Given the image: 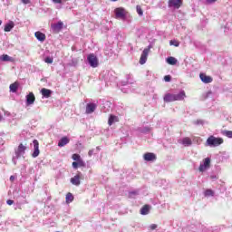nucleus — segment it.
Returning a JSON list of instances; mask_svg holds the SVG:
<instances>
[{
  "label": "nucleus",
  "instance_id": "9d476101",
  "mask_svg": "<svg viewBox=\"0 0 232 232\" xmlns=\"http://www.w3.org/2000/svg\"><path fill=\"white\" fill-rule=\"evenodd\" d=\"M143 160H145L146 161H154L157 160V155L152 152H147L143 154Z\"/></svg>",
  "mask_w": 232,
  "mask_h": 232
},
{
  "label": "nucleus",
  "instance_id": "f257e3e1",
  "mask_svg": "<svg viewBox=\"0 0 232 232\" xmlns=\"http://www.w3.org/2000/svg\"><path fill=\"white\" fill-rule=\"evenodd\" d=\"M223 143V138H216L214 136H209L207 140V145L208 147H219Z\"/></svg>",
  "mask_w": 232,
  "mask_h": 232
},
{
  "label": "nucleus",
  "instance_id": "2f4dec72",
  "mask_svg": "<svg viewBox=\"0 0 232 232\" xmlns=\"http://www.w3.org/2000/svg\"><path fill=\"white\" fill-rule=\"evenodd\" d=\"M169 45H174L175 47H179V42L176 41V40H171V41H169Z\"/></svg>",
  "mask_w": 232,
  "mask_h": 232
},
{
  "label": "nucleus",
  "instance_id": "cd10ccee",
  "mask_svg": "<svg viewBox=\"0 0 232 232\" xmlns=\"http://www.w3.org/2000/svg\"><path fill=\"white\" fill-rule=\"evenodd\" d=\"M167 63L169 64V65H176L177 64V60L175 57L173 56H169L168 59H167Z\"/></svg>",
  "mask_w": 232,
  "mask_h": 232
},
{
  "label": "nucleus",
  "instance_id": "a878e982",
  "mask_svg": "<svg viewBox=\"0 0 232 232\" xmlns=\"http://www.w3.org/2000/svg\"><path fill=\"white\" fill-rule=\"evenodd\" d=\"M0 61L1 62H13V58L11 56H8L7 54H3L0 56Z\"/></svg>",
  "mask_w": 232,
  "mask_h": 232
},
{
  "label": "nucleus",
  "instance_id": "1a4fd4ad",
  "mask_svg": "<svg viewBox=\"0 0 232 232\" xmlns=\"http://www.w3.org/2000/svg\"><path fill=\"white\" fill-rule=\"evenodd\" d=\"M33 145L34 148V151H33L32 158H37L40 154L38 140H33Z\"/></svg>",
  "mask_w": 232,
  "mask_h": 232
},
{
  "label": "nucleus",
  "instance_id": "a211bd4d",
  "mask_svg": "<svg viewBox=\"0 0 232 232\" xmlns=\"http://www.w3.org/2000/svg\"><path fill=\"white\" fill-rule=\"evenodd\" d=\"M186 97V93L185 92H180L178 94H174V101H184Z\"/></svg>",
  "mask_w": 232,
  "mask_h": 232
},
{
  "label": "nucleus",
  "instance_id": "ea45409f",
  "mask_svg": "<svg viewBox=\"0 0 232 232\" xmlns=\"http://www.w3.org/2000/svg\"><path fill=\"white\" fill-rule=\"evenodd\" d=\"M22 3L24 5H28L30 3V0H22Z\"/></svg>",
  "mask_w": 232,
  "mask_h": 232
},
{
  "label": "nucleus",
  "instance_id": "dca6fc26",
  "mask_svg": "<svg viewBox=\"0 0 232 232\" xmlns=\"http://www.w3.org/2000/svg\"><path fill=\"white\" fill-rule=\"evenodd\" d=\"M70 143V140L68 137H63L61 140L58 141V147H64Z\"/></svg>",
  "mask_w": 232,
  "mask_h": 232
},
{
  "label": "nucleus",
  "instance_id": "39448f33",
  "mask_svg": "<svg viewBox=\"0 0 232 232\" xmlns=\"http://www.w3.org/2000/svg\"><path fill=\"white\" fill-rule=\"evenodd\" d=\"M116 18L124 19L127 12L123 7H118L114 10Z\"/></svg>",
  "mask_w": 232,
  "mask_h": 232
},
{
  "label": "nucleus",
  "instance_id": "423d86ee",
  "mask_svg": "<svg viewBox=\"0 0 232 232\" xmlns=\"http://www.w3.org/2000/svg\"><path fill=\"white\" fill-rule=\"evenodd\" d=\"M62 29H63V22L62 21H58L57 24H52L53 33L55 34H59Z\"/></svg>",
  "mask_w": 232,
  "mask_h": 232
},
{
  "label": "nucleus",
  "instance_id": "2eb2a0df",
  "mask_svg": "<svg viewBox=\"0 0 232 232\" xmlns=\"http://www.w3.org/2000/svg\"><path fill=\"white\" fill-rule=\"evenodd\" d=\"M163 101L168 103L175 102L174 94H171V93L165 94Z\"/></svg>",
  "mask_w": 232,
  "mask_h": 232
},
{
  "label": "nucleus",
  "instance_id": "e433bc0d",
  "mask_svg": "<svg viewBox=\"0 0 232 232\" xmlns=\"http://www.w3.org/2000/svg\"><path fill=\"white\" fill-rule=\"evenodd\" d=\"M157 227H158V225H155V224L150 226V230H155L157 229Z\"/></svg>",
  "mask_w": 232,
  "mask_h": 232
},
{
  "label": "nucleus",
  "instance_id": "a18cd8bd",
  "mask_svg": "<svg viewBox=\"0 0 232 232\" xmlns=\"http://www.w3.org/2000/svg\"><path fill=\"white\" fill-rule=\"evenodd\" d=\"M2 24H3V22H2V20H0V25H2Z\"/></svg>",
  "mask_w": 232,
  "mask_h": 232
},
{
  "label": "nucleus",
  "instance_id": "393cba45",
  "mask_svg": "<svg viewBox=\"0 0 232 232\" xmlns=\"http://www.w3.org/2000/svg\"><path fill=\"white\" fill-rule=\"evenodd\" d=\"M73 200H74L73 195H72V193H70V192L67 193V194H66V198H65V202H66L67 204H70V203H72Z\"/></svg>",
  "mask_w": 232,
  "mask_h": 232
},
{
  "label": "nucleus",
  "instance_id": "4468645a",
  "mask_svg": "<svg viewBox=\"0 0 232 232\" xmlns=\"http://www.w3.org/2000/svg\"><path fill=\"white\" fill-rule=\"evenodd\" d=\"M86 164L84 163L83 160L72 161V167L74 168L75 169H77L78 168H84Z\"/></svg>",
  "mask_w": 232,
  "mask_h": 232
},
{
  "label": "nucleus",
  "instance_id": "412c9836",
  "mask_svg": "<svg viewBox=\"0 0 232 232\" xmlns=\"http://www.w3.org/2000/svg\"><path fill=\"white\" fill-rule=\"evenodd\" d=\"M9 89H10V92H12L13 93H15L19 89V82H14L13 84H10Z\"/></svg>",
  "mask_w": 232,
  "mask_h": 232
},
{
  "label": "nucleus",
  "instance_id": "58836bf2",
  "mask_svg": "<svg viewBox=\"0 0 232 232\" xmlns=\"http://www.w3.org/2000/svg\"><path fill=\"white\" fill-rule=\"evenodd\" d=\"M14 204V201L13 200H11V199H8L7 200V205L8 206H12Z\"/></svg>",
  "mask_w": 232,
  "mask_h": 232
},
{
  "label": "nucleus",
  "instance_id": "0eeeda50",
  "mask_svg": "<svg viewBox=\"0 0 232 232\" xmlns=\"http://www.w3.org/2000/svg\"><path fill=\"white\" fill-rule=\"evenodd\" d=\"M210 163H211L210 158H205L203 160V164L199 165V168H198L199 171L200 172L206 171L207 169L210 168Z\"/></svg>",
  "mask_w": 232,
  "mask_h": 232
},
{
  "label": "nucleus",
  "instance_id": "6ab92c4d",
  "mask_svg": "<svg viewBox=\"0 0 232 232\" xmlns=\"http://www.w3.org/2000/svg\"><path fill=\"white\" fill-rule=\"evenodd\" d=\"M26 150V147L24 144H19L18 149L16 150L17 156H21L22 154H24Z\"/></svg>",
  "mask_w": 232,
  "mask_h": 232
},
{
  "label": "nucleus",
  "instance_id": "f3484780",
  "mask_svg": "<svg viewBox=\"0 0 232 232\" xmlns=\"http://www.w3.org/2000/svg\"><path fill=\"white\" fill-rule=\"evenodd\" d=\"M41 94L45 98H50L52 96V91L50 89L43 88L41 89Z\"/></svg>",
  "mask_w": 232,
  "mask_h": 232
},
{
  "label": "nucleus",
  "instance_id": "37998d69",
  "mask_svg": "<svg viewBox=\"0 0 232 232\" xmlns=\"http://www.w3.org/2000/svg\"><path fill=\"white\" fill-rule=\"evenodd\" d=\"M2 121H3V116L2 114H0V122H2Z\"/></svg>",
  "mask_w": 232,
  "mask_h": 232
},
{
  "label": "nucleus",
  "instance_id": "c85d7f7f",
  "mask_svg": "<svg viewBox=\"0 0 232 232\" xmlns=\"http://www.w3.org/2000/svg\"><path fill=\"white\" fill-rule=\"evenodd\" d=\"M72 160H75L76 162H80V160H83L79 154H72Z\"/></svg>",
  "mask_w": 232,
  "mask_h": 232
},
{
  "label": "nucleus",
  "instance_id": "4be33fe9",
  "mask_svg": "<svg viewBox=\"0 0 232 232\" xmlns=\"http://www.w3.org/2000/svg\"><path fill=\"white\" fill-rule=\"evenodd\" d=\"M150 212V206L148 204L143 205V207L140 209V214L145 216L148 215Z\"/></svg>",
  "mask_w": 232,
  "mask_h": 232
},
{
  "label": "nucleus",
  "instance_id": "c756f323",
  "mask_svg": "<svg viewBox=\"0 0 232 232\" xmlns=\"http://www.w3.org/2000/svg\"><path fill=\"white\" fill-rule=\"evenodd\" d=\"M205 197H214V191L211 189L205 190Z\"/></svg>",
  "mask_w": 232,
  "mask_h": 232
},
{
  "label": "nucleus",
  "instance_id": "bb28decb",
  "mask_svg": "<svg viewBox=\"0 0 232 232\" xmlns=\"http://www.w3.org/2000/svg\"><path fill=\"white\" fill-rule=\"evenodd\" d=\"M182 145L185 147H189L192 145V140L189 138H183L182 140Z\"/></svg>",
  "mask_w": 232,
  "mask_h": 232
},
{
  "label": "nucleus",
  "instance_id": "6e6552de",
  "mask_svg": "<svg viewBox=\"0 0 232 232\" xmlns=\"http://www.w3.org/2000/svg\"><path fill=\"white\" fill-rule=\"evenodd\" d=\"M82 172H79L78 174H76L74 177L71 178V183L72 186H80L81 182L80 179H82Z\"/></svg>",
  "mask_w": 232,
  "mask_h": 232
},
{
  "label": "nucleus",
  "instance_id": "ddd939ff",
  "mask_svg": "<svg viewBox=\"0 0 232 232\" xmlns=\"http://www.w3.org/2000/svg\"><path fill=\"white\" fill-rule=\"evenodd\" d=\"M35 101V96L34 92H30L29 95H26V103L27 105L34 104Z\"/></svg>",
  "mask_w": 232,
  "mask_h": 232
},
{
  "label": "nucleus",
  "instance_id": "a19ab883",
  "mask_svg": "<svg viewBox=\"0 0 232 232\" xmlns=\"http://www.w3.org/2000/svg\"><path fill=\"white\" fill-rule=\"evenodd\" d=\"M93 154V150H90L88 152L89 157H92Z\"/></svg>",
  "mask_w": 232,
  "mask_h": 232
},
{
  "label": "nucleus",
  "instance_id": "72a5a7b5",
  "mask_svg": "<svg viewBox=\"0 0 232 232\" xmlns=\"http://www.w3.org/2000/svg\"><path fill=\"white\" fill-rule=\"evenodd\" d=\"M224 135L229 139H232V130H225Z\"/></svg>",
  "mask_w": 232,
  "mask_h": 232
},
{
  "label": "nucleus",
  "instance_id": "9b49d317",
  "mask_svg": "<svg viewBox=\"0 0 232 232\" xmlns=\"http://www.w3.org/2000/svg\"><path fill=\"white\" fill-rule=\"evenodd\" d=\"M97 105L95 103H88L85 109V113L92 114L95 111Z\"/></svg>",
  "mask_w": 232,
  "mask_h": 232
},
{
  "label": "nucleus",
  "instance_id": "79ce46f5",
  "mask_svg": "<svg viewBox=\"0 0 232 232\" xmlns=\"http://www.w3.org/2000/svg\"><path fill=\"white\" fill-rule=\"evenodd\" d=\"M14 179H15V177L10 176V181L14 182Z\"/></svg>",
  "mask_w": 232,
  "mask_h": 232
},
{
  "label": "nucleus",
  "instance_id": "f704fd0d",
  "mask_svg": "<svg viewBox=\"0 0 232 232\" xmlns=\"http://www.w3.org/2000/svg\"><path fill=\"white\" fill-rule=\"evenodd\" d=\"M137 195H139V192L136 191V190L131 191V192L129 193V197H130V198L135 197V196H137Z\"/></svg>",
  "mask_w": 232,
  "mask_h": 232
},
{
  "label": "nucleus",
  "instance_id": "7c9ffc66",
  "mask_svg": "<svg viewBox=\"0 0 232 232\" xmlns=\"http://www.w3.org/2000/svg\"><path fill=\"white\" fill-rule=\"evenodd\" d=\"M136 10H137V14H138L140 16H143V9H141L140 5H137V6H136Z\"/></svg>",
  "mask_w": 232,
  "mask_h": 232
},
{
  "label": "nucleus",
  "instance_id": "4c0bfd02",
  "mask_svg": "<svg viewBox=\"0 0 232 232\" xmlns=\"http://www.w3.org/2000/svg\"><path fill=\"white\" fill-rule=\"evenodd\" d=\"M216 2H217V0H207L208 5H211V4L216 3Z\"/></svg>",
  "mask_w": 232,
  "mask_h": 232
},
{
  "label": "nucleus",
  "instance_id": "c03bdc74",
  "mask_svg": "<svg viewBox=\"0 0 232 232\" xmlns=\"http://www.w3.org/2000/svg\"><path fill=\"white\" fill-rule=\"evenodd\" d=\"M96 149H97V150H101V148H100V147H97Z\"/></svg>",
  "mask_w": 232,
  "mask_h": 232
},
{
  "label": "nucleus",
  "instance_id": "7ed1b4c3",
  "mask_svg": "<svg viewBox=\"0 0 232 232\" xmlns=\"http://www.w3.org/2000/svg\"><path fill=\"white\" fill-rule=\"evenodd\" d=\"M168 6L169 8L179 10L181 6H183V0H169Z\"/></svg>",
  "mask_w": 232,
  "mask_h": 232
},
{
  "label": "nucleus",
  "instance_id": "5701e85b",
  "mask_svg": "<svg viewBox=\"0 0 232 232\" xmlns=\"http://www.w3.org/2000/svg\"><path fill=\"white\" fill-rule=\"evenodd\" d=\"M14 28V23L13 21H10L7 24L5 25L4 31L5 33L11 32Z\"/></svg>",
  "mask_w": 232,
  "mask_h": 232
},
{
  "label": "nucleus",
  "instance_id": "c9c22d12",
  "mask_svg": "<svg viewBox=\"0 0 232 232\" xmlns=\"http://www.w3.org/2000/svg\"><path fill=\"white\" fill-rule=\"evenodd\" d=\"M164 81H165L166 82H170V81H171V76H170V75H165V76H164Z\"/></svg>",
  "mask_w": 232,
  "mask_h": 232
},
{
  "label": "nucleus",
  "instance_id": "b1692460",
  "mask_svg": "<svg viewBox=\"0 0 232 232\" xmlns=\"http://www.w3.org/2000/svg\"><path fill=\"white\" fill-rule=\"evenodd\" d=\"M119 122V118L118 116L111 115L109 118V125L112 126L113 123Z\"/></svg>",
  "mask_w": 232,
  "mask_h": 232
},
{
  "label": "nucleus",
  "instance_id": "f03ea898",
  "mask_svg": "<svg viewBox=\"0 0 232 232\" xmlns=\"http://www.w3.org/2000/svg\"><path fill=\"white\" fill-rule=\"evenodd\" d=\"M87 60H88L90 66H92V68H97L99 66V59L97 58V56L95 54L90 53L87 56Z\"/></svg>",
  "mask_w": 232,
  "mask_h": 232
},
{
  "label": "nucleus",
  "instance_id": "20e7f679",
  "mask_svg": "<svg viewBox=\"0 0 232 232\" xmlns=\"http://www.w3.org/2000/svg\"><path fill=\"white\" fill-rule=\"evenodd\" d=\"M150 51V47L143 49L141 55H140V63L141 65H144L145 63L148 61V56H149Z\"/></svg>",
  "mask_w": 232,
  "mask_h": 232
},
{
  "label": "nucleus",
  "instance_id": "f8f14e48",
  "mask_svg": "<svg viewBox=\"0 0 232 232\" xmlns=\"http://www.w3.org/2000/svg\"><path fill=\"white\" fill-rule=\"evenodd\" d=\"M199 78L203 83H211L213 81V79L210 76H208L207 74H204V73H200Z\"/></svg>",
  "mask_w": 232,
  "mask_h": 232
},
{
  "label": "nucleus",
  "instance_id": "aec40b11",
  "mask_svg": "<svg viewBox=\"0 0 232 232\" xmlns=\"http://www.w3.org/2000/svg\"><path fill=\"white\" fill-rule=\"evenodd\" d=\"M34 36L41 42L46 40V35H44V34H43L42 32H35Z\"/></svg>",
  "mask_w": 232,
  "mask_h": 232
},
{
  "label": "nucleus",
  "instance_id": "473e14b6",
  "mask_svg": "<svg viewBox=\"0 0 232 232\" xmlns=\"http://www.w3.org/2000/svg\"><path fill=\"white\" fill-rule=\"evenodd\" d=\"M53 62V58L48 56V57H45L44 59V63H47L48 64H52Z\"/></svg>",
  "mask_w": 232,
  "mask_h": 232
}]
</instances>
